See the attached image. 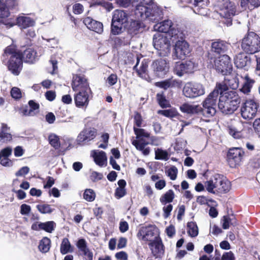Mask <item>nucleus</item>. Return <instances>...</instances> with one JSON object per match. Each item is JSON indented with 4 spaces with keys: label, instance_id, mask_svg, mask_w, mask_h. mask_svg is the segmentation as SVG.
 I'll list each match as a JSON object with an SVG mask.
<instances>
[{
    "label": "nucleus",
    "instance_id": "nucleus-18",
    "mask_svg": "<svg viewBox=\"0 0 260 260\" xmlns=\"http://www.w3.org/2000/svg\"><path fill=\"white\" fill-rule=\"evenodd\" d=\"M152 70L156 76H162L167 74L169 69V63L165 59L156 60L151 64Z\"/></svg>",
    "mask_w": 260,
    "mask_h": 260
},
{
    "label": "nucleus",
    "instance_id": "nucleus-29",
    "mask_svg": "<svg viewBox=\"0 0 260 260\" xmlns=\"http://www.w3.org/2000/svg\"><path fill=\"white\" fill-rule=\"evenodd\" d=\"M229 47V44L222 40H217L212 43L211 50L212 51L218 53H222L226 52Z\"/></svg>",
    "mask_w": 260,
    "mask_h": 260
},
{
    "label": "nucleus",
    "instance_id": "nucleus-35",
    "mask_svg": "<svg viewBox=\"0 0 260 260\" xmlns=\"http://www.w3.org/2000/svg\"><path fill=\"white\" fill-rule=\"evenodd\" d=\"M94 162L100 167L107 164V156L106 153L103 151H95L93 155Z\"/></svg>",
    "mask_w": 260,
    "mask_h": 260
},
{
    "label": "nucleus",
    "instance_id": "nucleus-56",
    "mask_svg": "<svg viewBox=\"0 0 260 260\" xmlns=\"http://www.w3.org/2000/svg\"><path fill=\"white\" fill-rule=\"evenodd\" d=\"M222 226L223 229H228L230 224H233L232 219L229 216H224L221 220Z\"/></svg>",
    "mask_w": 260,
    "mask_h": 260
},
{
    "label": "nucleus",
    "instance_id": "nucleus-30",
    "mask_svg": "<svg viewBox=\"0 0 260 260\" xmlns=\"http://www.w3.org/2000/svg\"><path fill=\"white\" fill-rule=\"evenodd\" d=\"M238 105L237 104L234 105V104L232 105V103H229L226 101L222 102V101L219 100L218 106L223 113L229 114L236 111L238 107Z\"/></svg>",
    "mask_w": 260,
    "mask_h": 260
},
{
    "label": "nucleus",
    "instance_id": "nucleus-3",
    "mask_svg": "<svg viewBox=\"0 0 260 260\" xmlns=\"http://www.w3.org/2000/svg\"><path fill=\"white\" fill-rule=\"evenodd\" d=\"M224 85L216 83L214 89L208 95L203 101V108L201 111L203 114L207 117L213 116L216 113L217 101H219V90L225 89Z\"/></svg>",
    "mask_w": 260,
    "mask_h": 260
},
{
    "label": "nucleus",
    "instance_id": "nucleus-57",
    "mask_svg": "<svg viewBox=\"0 0 260 260\" xmlns=\"http://www.w3.org/2000/svg\"><path fill=\"white\" fill-rule=\"evenodd\" d=\"M132 144L135 146L136 148L142 151V150L145 147L147 143L142 142L141 140H133L132 142Z\"/></svg>",
    "mask_w": 260,
    "mask_h": 260
},
{
    "label": "nucleus",
    "instance_id": "nucleus-22",
    "mask_svg": "<svg viewBox=\"0 0 260 260\" xmlns=\"http://www.w3.org/2000/svg\"><path fill=\"white\" fill-rule=\"evenodd\" d=\"M84 24L87 27L98 34H101L103 31V25L99 21L93 20L90 17H86L83 19Z\"/></svg>",
    "mask_w": 260,
    "mask_h": 260
},
{
    "label": "nucleus",
    "instance_id": "nucleus-44",
    "mask_svg": "<svg viewBox=\"0 0 260 260\" xmlns=\"http://www.w3.org/2000/svg\"><path fill=\"white\" fill-rule=\"evenodd\" d=\"M48 140L50 144L55 149H58L60 148V143L59 138L57 135L54 134H50L48 137Z\"/></svg>",
    "mask_w": 260,
    "mask_h": 260
},
{
    "label": "nucleus",
    "instance_id": "nucleus-62",
    "mask_svg": "<svg viewBox=\"0 0 260 260\" xmlns=\"http://www.w3.org/2000/svg\"><path fill=\"white\" fill-rule=\"evenodd\" d=\"M172 209H173V206L171 204H169L167 206H165L163 207V208H162V210L164 211L163 216L165 219L167 218L170 216V213L172 211Z\"/></svg>",
    "mask_w": 260,
    "mask_h": 260
},
{
    "label": "nucleus",
    "instance_id": "nucleus-34",
    "mask_svg": "<svg viewBox=\"0 0 260 260\" xmlns=\"http://www.w3.org/2000/svg\"><path fill=\"white\" fill-rule=\"evenodd\" d=\"M180 109L182 112L193 114L201 111L202 108L199 105H192L185 103L180 106Z\"/></svg>",
    "mask_w": 260,
    "mask_h": 260
},
{
    "label": "nucleus",
    "instance_id": "nucleus-15",
    "mask_svg": "<svg viewBox=\"0 0 260 260\" xmlns=\"http://www.w3.org/2000/svg\"><path fill=\"white\" fill-rule=\"evenodd\" d=\"M96 135V130L93 127L84 128L78 135L77 144L83 145L93 140Z\"/></svg>",
    "mask_w": 260,
    "mask_h": 260
},
{
    "label": "nucleus",
    "instance_id": "nucleus-63",
    "mask_svg": "<svg viewBox=\"0 0 260 260\" xmlns=\"http://www.w3.org/2000/svg\"><path fill=\"white\" fill-rule=\"evenodd\" d=\"M118 77L116 74H112L107 78V82L109 85H115L117 82Z\"/></svg>",
    "mask_w": 260,
    "mask_h": 260
},
{
    "label": "nucleus",
    "instance_id": "nucleus-50",
    "mask_svg": "<svg viewBox=\"0 0 260 260\" xmlns=\"http://www.w3.org/2000/svg\"><path fill=\"white\" fill-rule=\"evenodd\" d=\"M41 230H44L48 233H51L54 230L55 223L54 221H47L45 222H42Z\"/></svg>",
    "mask_w": 260,
    "mask_h": 260
},
{
    "label": "nucleus",
    "instance_id": "nucleus-40",
    "mask_svg": "<svg viewBox=\"0 0 260 260\" xmlns=\"http://www.w3.org/2000/svg\"><path fill=\"white\" fill-rule=\"evenodd\" d=\"M175 197L174 191L170 189L167 191L160 198V202L162 205H166L167 203H171L173 201Z\"/></svg>",
    "mask_w": 260,
    "mask_h": 260
},
{
    "label": "nucleus",
    "instance_id": "nucleus-11",
    "mask_svg": "<svg viewBox=\"0 0 260 260\" xmlns=\"http://www.w3.org/2000/svg\"><path fill=\"white\" fill-rule=\"evenodd\" d=\"M197 68V64L193 60H188L183 62H176L174 71L177 76L181 77L185 74L192 73Z\"/></svg>",
    "mask_w": 260,
    "mask_h": 260
},
{
    "label": "nucleus",
    "instance_id": "nucleus-48",
    "mask_svg": "<svg viewBox=\"0 0 260 260\" xmlns=\"http://www.w3.org/2000/svg\"><path fill=\"white\" fill-rule=\"evenodd\" d=\"M37 208L42 214H50L54 210L50 205L45 204L38 205Z\"/></svg>",
    "mask_w": 260,
    "mask_h": 260
},
{
    "label": "nucleus",
    "instance_id": "nucleus-58",
    "mask_svg": "<svg viewBox=\"0 0 260 260\" xmlns=\"http://www.w3.org/2000/svg\"><path fill=\"white\" fill-rule=\"evenodd\" d=\"M76 246L79 249L80 252H82L83 250H85L88 248L87 242L84 239H79L76 243Z\"/></svg>",
    "mask_w": 260,
    "mask_h": 260
},
{
    "label": "nucleus",
    "instance_id": "nucleus-36",
    "mask_svg": "<svg viewBox=\"0 0 260 260\" xmlns=\"http://www.w3.org/2000/svg\"><path fill=\"white\" fill-rule=\"evenodd\" d=\"M73 251L74 247L71 245L69 240L67 238H63L60 246V253L62 254H66Z\"/></svg>",
    "mask_w": 260,
    "mask_h": 260
},
{
    "label": "nucleus",
    "instance_id": "nucleus-60",
    "mask_svg": "<svg viewBox=\"0 0 260 260\" xmlns=\"http://www.w3.org/2000/svg\"><path fill=\"white\" fill-rule=\"evenodd\" d=\"M134 123L138 127H141L142 124V117L140 113L137 112H135L134 116Z\"/></svg>",
    "mask_w": 260,
    "mask_h": 260
},
{
    "label": "nucleus",
    "instance_id": "nucleus-39",
    "mask_svg": "<svg viewBox=\"0 0 260 260\" xmlns=\"http://www.w3.org/2000/svg\"><path fill=\"white\" fill-rule=\"evenodd\" d=\"M168 36L170 37L169 40H171L172 42H176L178 40H183L184 34L178 28L173 27L170 28Z\"/></svg>",
    "mask_w": 260,
    "mask_h": 260
},
{
    "label": "nucleus",
    "instance_id": "nucleus-46",
    "mask_svg": "<svg viewBox=\"0 0 260 260\" xmlns=\"http://www.w3.org/2000/svg\"><path fill=\"white\" fill-rule=\"evenodd\" d=\"M157 101L162 108H167L170 107L169 102L166 99L163 92L158 93L156 94Z\"/></svg>",
    "mask_w": 260,
    "mask_h": 260
},
{
    "label": "nucleus",
    "instance_id": "nucleus-37",
    "mask_svg": "<svg viewBox=\"0 0 260 260\" xmlns=\"http://www.w3.org/2000/svg\"><path fill=\"white\" fill-rule=\"evenodd\" d=\"M8 128L6 124H2L1 128L0 129V142L7 143L12 140V135L8 132Z\"/></svg>",
    "mask_w": 260,
    "mask_h": 260
},
{
    "label": "nucleus",
    "instance_id": "nucleus-7",
    "mask_svg": "<svg viewBox=\"0 0 260 260\" xmlns=\"http://www.w3.org/2000/svg\"><path fill=\"white\" fill-rule=\"evenodd\" d=\"M191 51L189 44L184 40H177L174 46L172 57L174 59H183Z\"/></svg>",
    "mask_w": 260,
    "mask_h": 260
},
{
    "label": "nucleus",
    "instance_id": "nucleus-31",
    "mask_svg": "<svg viewBox=\"0 0 260 260\" xmlns=\"http://www.w3.org/2000/svg\"><path fill=\"white\" fill-rule=\"evenodd\" d=\"M17 25L22 28L33 26L35 24V21L29 17L20 16L16 20Z\"/></svg>",
    "mask_w": 260,
    "mask_h": 260
},
{
    "label": "nucleus",
    "instance_id": "nucleus-47",
    "mask_svg": "<svg viewBox=\"0 0 260 260\" xmlns=\"http://www.w3.org/2000/svg\"><path fill=\"white\" fill-rule=\"evenodd\" d=\"M96 197L94 191L92 189H86L83 193V199L87 202H92Z\"/></svg>",
    "mask_w": 260,
    "mask_h": 260
},
{
    "label": "nucleus",
    "instance_id": "nucleus-17",
    "mask_svg": "<svg viewBox=\"0 0 260 260\" xmlns=\"http://www.w3.org/2000/svg\"><path fill=\"white\" fill-rule=\"evenodd\" d=\"M72 89L75 91L90 90L87 79L83 75H75L73 77Z\"/></svg>",
    "mask_w": 260,
    "mask_h": 260
},
{
    "label": "nucleus",
    "instance_id": "nucleus-12",
    "mask_svg": "<svg viewBox=\"0 0 260 260\" xmlns=\"http://www.w3.org/2000/svg\"><path fill=\"white\" fill-rule=\"evenodd\" d=\"M23 67L22 53L15 52L12 54L8 63V70L14 75H18Z\"/></svg>",
    "mask_w": 260,
    "mask_h": 260
},
{
    "label": "nucleus",
    "instance_id": "nucleus-26",
    "mask_svg": "<svg viewBox=\"0 0 260 260\" xmlns=\"http://www.w3.org/2000/svg\"><path fill=\"white\" fill-rule=\"evenodd\" d=\"M41 54H38L36 50L33 48L26 49L22 54V58L24 62L33 63L39 59Z\"/></svg>",
    "mask_w": 260,
    "mask_h": 260
},
{
    "label": "nucleus",
    "instance_id": "nucleus-8",
    "mask_svg": "<svg viewBox=\"0 0 260 260\" xmlns=\"http://www.w3.org/2000/svg\"><path fill=\"white\" fill-rule=\"evenodd\" d=\"M205 93V87L199 83H186L183 89V93L187 98L193 99L202 95Z\"/></svg>",
    "mask_w": 260,
    "mask_h": 260
},
{
    "label": "nucleus",
    "instance_id": "nucleus-64",
    "mask_svg": "<svg viewBox=\"0 0 260 260\" xmlns=\"http://www.w3.org/2000/svg\"><path fill=\"white\" fill-rule=\"evenodd\" d=\"M222 260H235L234 254L232 251L224 252L222 255Z\"/></svg>",
    "mask_w": 260,
    "mask_h": 260
},
{
    "label": "nucleus",
    "instance_id": "nucleus-2",
    "mask_svg": "<svg viewBox=\"0 0 260 260\" xmlns=\"http://www.w3.org/2000/svg\"><path fill=\"white\" fill-rule=\"evenodd\" d=\"M205 189L209 193L218 194L230 191L231 182L224 176L216 174L205 182Z\"/></svg>",
    "mask_w": 260,
    "mask_h": 260
},
{
    "label": "nucleus",
    "instance_id": "nucleus-55",
    "mask_svg": "<svg viewBox=\"0 0 260 260\" xmlns=\"http://www.w3.org/2000/svg\"><path fill=\"white\" fill-rule=\"evenodd\" d=\"M178 170L175 166H172L166 171V174L172 180H175L177 178Z\"/></svg>",
    "mask_w": 260,
    "mask_h": 260
},
{
    "label": "nucleus",
    "instance_id": "nucleus-59",
    "mask_svg": "<svg viewBox=\"0 0 260 260\" xmlns=\"http://www.w3.org/2000/svg\"><path fill=\"white\" fill-rule=\"evenodd\" d=\"M11 95L15 99H19L21 98L22 94L19 88L14 87L11 90Z\"/></svg>",
    "mask_w": 260,
    "mask_h": 260
},
{
    "label": "nucleus",
    "instance_id": "nucleus-27",
    "mask_svg": "<svg viewBox=\"0 0 260 260\" xmlns=\"http://www.w3.org/2000/svg\"><path fill=\"white\" fill-rule=\"evenodd\" d=\"M128 21V15L123 10H116L113 12L112 21L125 25Z\"/></svg>",
    "mask_w": 260,
    "mask_h": 260
},
{
    "label": "nucleus",
    "instance_id": "nucleus-61",
    "mask_svg": "<svg viewBox=\"0 0 260 260\" xmlns=\"http://www.w3.org/2000/svg\"><path fill=\"white\" fill-rule=\"evenodd\" d=\"M157 113L167 117H173L175 115L174 111L171 109L159 110Z\"/></svg>",
    "mask_w": 260,
    "mask_h": 260
},
{
    "label": "nucleus",
    "instance_id": "nucleus-25",
    "mask_svg": "<svg viewBox=\"0 0 260 260\" xmlns=\"http://www.w3.org/2000/svg\"><path fill=\"white\" fill-rule=\"evenodd\" d=\"M241 75H242L239 71L235 75L228 76L225 78L223 82L219 83L225 84L228 86V88L230 87L232 89H236L239 87Z\"/></svg>",
    "mask_w": 260,
    "mask_h": 260
},
{
    "label": "nucleus",
    "instance_id": "nucleus-6",
    "mask_svg": "<svg viewBox=\"0 0 260 260\" xmlns=\"http://www.w3.org/2000/svg\"><path fill=\"white\" fill-rule=\"evenodd\" d=\"M214 68L216 71L223 75H228L232 70L230 57L225 54L221 55L214 60Z\"/></svg>",
    "mask_w": 260,
    "mask_h": 260
},
{
    "label": "nucleus",
    "instance_id": "nucleus-1",
    "mask_svg": "<svg viewBox=\"0 0 260 260\" xmlns=\"http://www.w3.org/2000/svg\"><path fill=\"white\" fill-rule=\"evenodd\" d=\"M133 5L136 7L135 14L142 20L156 22L162 17L161 10L152 0H133Z\"/></svg>",
    "mask_w": 260,
    "mask_h": 260
},
{
    "label": "nucleus",
    "instance_id": "nucleus-51",
    "mask_svg": "<svg viewBox=\"0 0 260 260\" xmlns=\"http://www.w3.org/2000/svg\"><path fill=\"white\" fill-rule=\"evenodd\" d=\"M123 26H125V25L116 23L114 21H112L111 32L114 35H119L122 32Z\"/></svg>",
    "mask_w": 260,
    "mask_h": 260
},
{
    "label": "nucleus",
    "instance_id": "nucleus-38",
    "mask_svg": "<svg viewBox=\"0 0 260 260\" xmlns=\"http://www.w3.org/2000/svg\"><path fill=\"white\" fill-rule=\"evenodd\" d=\"M117 184L119 187L115 190V197L116 199H119L126 194V189L125 188L126 182L124 180L121 179L118 181Z\"/></svg>",
    "mask_w": 260,
    "mask_h": 260
},
{
    "label": "nucleus",
    "instance_id": "nucleus-13",
    "mask_svg": "<svg viewBox=\"0 0 260 260\" xmlns=\"http://www.w3.org/2000/svg\"><path fill=\"white\" fill-rule=\"evenodd\" d=\"M225 86V89L223 91L221 89H219L220 96L219 100L222 101V102H225L226 101L232 104L239 105L240 103V99L236 91L234 90H228V86L224 83H220Z\"/></svg>",
    "mask_w": 260,
    "mask_h": 260
},
{
    "label": "nucleus",
    "instance_id": "nucleus-9",
    "mask_svg": "<svg viewBox=\"0 0 260 260\" xmlns=\"http://www.w3.org/2000/svg\"><path fill=\"white\" fill-rule=\"evenodd\" d=\"M157 227L153 224H148L141 226L137 234L139 240L151 242L157 233Z\"/></svg>",
    "mask_w": 260,
    "mask_h": 260
},
{
    "label": "nucleus",
    "instance_id": "nucleus-52",
    "mask_svg": "<svg viewBox=\"0 0 260 260\" xmlns=\"http://www.w3.org/2000/svg\"><path fill=\"white\" fill-rule=\"evenodd\" d=\"M227 130L229 134L235 139H239L242 137L241 132L237 130L233 126H229Z\"/></svg>",
    "mask_w": 260,
    "mask_h": 260
},
{
    "label": "nucleus",
    "instance_id": "nucleus-23",
    "mask_svg": "<svg viewBox=\"0 0 260 260\" xmlns=\"http://www.w3.org/2000/svg\"><path fill=\"white\" fill-rule=\"evenodd\" d=\"M241 80L243 81V83L240 91L245 94H248L254 84L255 81L250 78L247 74L240 76Z\"/></svg>",
    "mask_w": 260,
    "mask_h": 260
},
{
    "label": "nucleus",
    "instance_id": "nucleus-20",
    "mask_svg": "<svg viewBox=\"0 0 260 260\" xmlns=\"http://www.w3.org/2000/svg\"><path fill=\"white\" fill-rule=\"evenodd\" d=\"M91 90L78 91L74 95V101L76 107L78 108H86L89 103V97L91 94Z\"/></svg>",
    "mask_w": 260,
    "mask_h": 260
},
{
    "label": "nucleus",
    "instance_id": "nucleus-28",
    "mask_svg": "<svg viewBox=\"0 0 260 260\" xmlns=\"http://www.w3.org/2000/svg\"><path fill=\"white\" fill-rule=\"evenodd\" d=\"M155 85L166 90L169 88L179 87L180 86V82L171 78L162 81L157 82L155 83Z\"/></svg>",
    "mask_w": 260,
    "mask_h": 260
},
{
    "label": "nucleus",
    "instance_id": "nucleus-42",
    "mask_svg": "<svg viewBox=\"0 0 260 260\" xmlns=\"http://www.w3.org/2000/svg\"><path fill=\"white\" fill-rule=\"evenodd\" d=\"M50 243L51 241L49 238L47 237L43 238L40 242L39 245V250L44 253L48 252L50 248Z\"/></svg>",
    "mask_w": 260,
    "mask_h": 260
},
{
    "label": "nucleus",
    "instance_id": "nucleus-14",
    "mask_svg": "<svg viewBox=\"0 0 260 260\" xmlns=\"http://www.w3.org/2000/svg\"><path fill=\"white\" fill-rule=\"evenodd\" d=\"M152 256L155 258H161L165 253V246L161 238L156 236L154 239L148 243Z\"/></svg>",
    "mask_w": 260,
    "mask_h": 260
},
{
    "label": "nucleus",
    "instance_id": "nucleus-45",
    "mask_svg": "<svg viewBox=\"0 0 260 260\" xmlns=\"http://www.w3.org/2000/svg\"><path fill=\"white\" fill-rule=\"evenodd\" d=\"M187 233L191 237H195L198 236L199 232L197 224L193 222L187 223Z\"/></svg>",
    "mask_w": 260,
    "mask_h": 260
},
{
    "label": "nucleus",
    "instance_id": "nucleus-49",
    "mask_svg": "<svg viewBox=\"0 0 260 260\" xmlns=\"http://www.w3.org/2000/svg\"><path fill=\"white\" fill-rule=\"evenodd\" d=\"M141 27V22L139 20H132L128 26V31L130 33L136 34V32Z\"/></svg>",
    "mask_w": 260,
    "mask_h": 260
},
{
    "label": "nucleus",
    "instance_id": "nucleus-19",
    "mask_svg": "<svg viewBox=\"0 0 260 260\" xmlns=\"http://www.w3.org/2000/svg\"><path fill=\"white\" fill-rule=\"evenodd\" d=\"M243 151L239 148H233L229 150L228 158L229 165L231 167H236L239 165L242 160Z\"/></svg>",
    "mask_w": 260,
    "mask_h": 260
},
{
    "label": "nucleus",
    "instance_id": "nucleus-41",
    "mask_svg": "<svg viewBox=\"0 0 260 260\" xmlns=\"http://www.w3.org/2000/svg\"><path fill=\"white\" fill-rule=\"evenodd\" d=\"M241 6L242 8L249 9L253 7H257L260 6V0H241Z\"/></svg>",
    "mask_w": 260,
    "mask_h": 260
},
{
    "label": "nucleus",
    "instance_id": "nucleus-33",
    "mask_svg": "<svg viewBox=\"0 0 260 260\" xmlns=\"http://www.w3.org/2000/svg\"><path fill=\"white\" fill-rule=\"evenodd\" d=\"M138 63V61H137L136 65L134 67V69L136 70L138 75L142 79L147 81H149L150 77L147 73L148 67L147 63L146 61H142L140 69H137Z\"/></svg>",
    "mask_w": 260,
    "mask_h": 260
},
{
    "label": "nucleus",
    "instance_id": "nucleus-43",
    "mask_svg": "<svg viewBox=\"0 0 260 260\" xmlns=\"http://www.w3.org/2000/svg\"><path fill=\"white\" fill-rule=\"evenodd\" d=\"M155 159L167 160L169 159V153L166 150L160 148L155 150Z\"/></svg>",
    "mask_w": 260,
    "mask_h": 260
},
{
    "label": "nucleus",
    "instance_id": "nucleus-10",
    "mask_svg": "<svg viewBox=\"0 0 260 260\" xmlns=\"http://www.w3.org/2000/svg\"><path fill=\"white\" fill-rule=\"evenodd\" d=\"M258 104L253 100L246 101L241 109L242 117L247 120L253 119L257 112Z\"/></svg>",
    "mask_w": 260,
    "mask_h": 260
},
{
    "label": "nucleus",
    "instance_id": "nucleus-21",
    "mask_svg": "<svg viewBox=\"0 0 260 260\" xmlns=\"http://www.w3.org/2000/svg\"><path fill=\"white\" fill-rule=\"evenodd\" d=\"M250 58L246 55L245 52H240L234 58V63L236 67L239 69L245 68L249 67L250 64Z\"/></svg>",
    "mask_w": 260,
    "mask_h": 260
},
{
    "label": "nucleus",
    "instance_id": "nucleus-16",
    "mask_svg": "<svg viewBox=\"0 0 260 260\" xmlns=\"http://www.w3.org/2000/svg\"><path fill=\"white\" fill-rule=\"evenodd\" d=\"M219 14L224 18H230L234 16L236 12V6L234 3L229 0H222L219 4Z\"/></svg>",
    "mask_w": 260,
    "mask_h": 260
},
{
    "label": "nucleus",
    "instance_id": "nucleus-54",
    "mask_svg": "<svg viewBox=\"0 0 260 260\" xmlns=\"http://www.w3.org/2000/svg\"><path fill=\"white\" fill-rule=\"evenodd\" d=\"M134 131L137 139L141 137L148 138L150 136L149 133L142 128H138L134 126Z\"/></svg>",
    "mask_w": 260,
    "mask_h": 260
},
{
    "label": "nucleus",
    "instance_id": "nucleus-53",
    "mask_svg": "<svg viewBox=\"0 0 260 260\" xmlns=\"http://www.w3.org/2000/svg\"><path fill=\"white\" fill-rule=\"evenodd\" d=\"M9 8L8 6L2 2H0V17L5 18L9 16L10 14Z\"/></svg>",
    "mask_w": 260,
    "mask_h": 260
},
{
    "label": "nucleus",
    "instance_id": "nucleus-5",
    "mask_svg": "<svg viewBox=\"0 0 260 260\" xmlns=\"http://www.w3.org/2000/svg\"><path fill=\"white\" fill-rule=\"evenodd\" d=\"M153 45L160 56H167L170 54L171 45L166 35L156 33L153 37Z\"/></svg>",
    "mask_w": 260,
    "mask_h": 260
},
{
    "label": "nucleus",
    "instance_id": "nucleus-32",
    "mask_svg": "<svg viewBox=\"0 0 260 260\" xmlns=\"http://www.w3.org/2000/svg\"><path fill=\"white\" fill-rule=\"evenodd\" d=\"M172 26V22L170 20H167L155 24L153 26L154 30L158 32H169Z\"/></svg>",
    "mask_w": 260,
    "mask_h": 260
},
{
    "label": "nucleus",
    "instance_id": "nucleus-24",
    "mask_svg": "<svg viewBox=\"0 0 260 260\" xmlns=\"http://www.w3.org/2000/svg\"><path fill=\"white\" fill-rule=\"evenodd\" d=\"M208 0H194L193 12L200 15L206 16L208 9L206 8Z\"/></svg>",
    "mask_w": 260,
    "mask_h": 260
},
{
    "label": "nucleus",
    "instance_id": "nucleus-4",
    "mask_svg": "<svg viewBox=\"0 0 260 260\" xmlns=\"http://www.w3.org/2000/svg\"><path fill=\"white\" fill-rule=\"evenodd\" d=\"M241 48L246 53L260 51V37L254 32H249L241 41Z\"/></svg>",
    "mask_w": 260,
    "mask_h": 260
}]
</instances>
